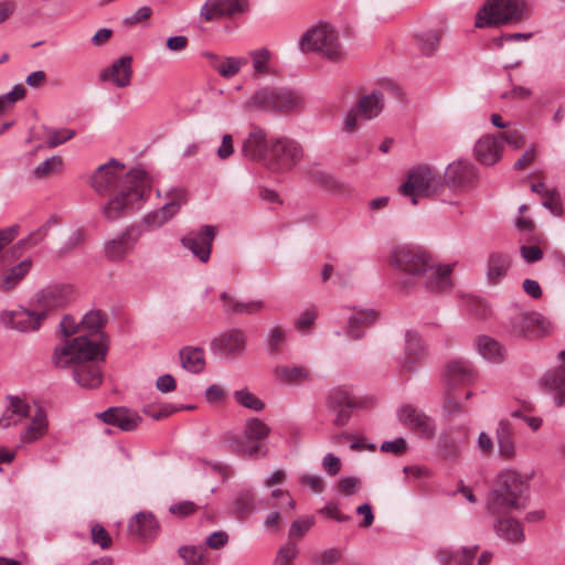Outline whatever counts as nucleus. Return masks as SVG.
<instances>
[{"label": "nucleus", "mask_w": 565, "mask_h": 565, "mask_svg": "<svg viewBox=\"0 0 565 565\" xmlns=\"http://www.w3.org/2000/svg\"><path fill=\"white\" fill-rule=\"evenodd\" d=\"M90 185L98 193L117 189L104 207L106 218L117 220L138 206L150 190V180L142 170L126 172L124 164L110 160L95 170Z\"/></svg>", "instance_id": "nucleus-1"}, {"label": "nucleus", "mask_w": 565, "mask_h": 565, "mask_svg": "<svg viewBox=\"0 0 565 565\" xmlns=\"http://www.w3.org/2000/svg\"><path fill=\"white\" fill-rule=\"evenodd\" d=\"M107 347L102 341L78 335L65 340L54 349L52 362L57 369L73 371L75 382L85 388H96L103 382V373L97 362H103Z\"/></svg>", "instance_id": "nucleus-2"}, {"label": "nucleus", "mask_w": 565, "mask_h": 565, "mask_svg": "<svg viewBox=\"0 0 565 565\" xmlns=\"http://www.w3.org/2000/svg\"><path fill=\"white\" fill-rule=\"evenodd\" d=\"M390 264L409 275L424 279L431 291L451 287V265H440L434 256L420 246L399 245L392 249Z\"/></svg>", "instance_id": "nucleus-3"}, {"label": "nucleus", "mask_w": 565, "mask_h": 565, "mask_svg": "<svg viewBox=\"0 0 565 565\" xmlns=\"http://www.w3.org/2000/svg\"><path fill=\"white\" fill-rule=\"evenodd\" d=\"M527 480L518 471L508 469L498 475L489 492L487 508L491 513H503L525 507Z\"/></svg>", "instance_id": "nucleus-4"}, {"label": "nucleus", "mask_w": 565, "mask_h": 565, "mask_svg": "<svg viewBox=\"0 0 565 565\" xmlns=\"http://www.w3.org/2000/svg\"><path fill=\"white\" fill-rule=\"evenodd\" d=\"M300 49L305 53H319L331 61H340L344 55L337 30L326 22H319L302 34Z\"/></svg>", "instance_id": "nucleus-5"}, {"label": "nucleus", "mask_w": 565, "mask_h": 565, "mask_svg": "<svg viewBox=\"0 0 565 565\" xmlns=\"http://www.w3.org/2000/svg\"><path fill=\"white\" fill-rule=\"evenodd\" d=\"M523 0H488L477 13L476 26L516 23L524 18Z\"/></svg>", "instance_id": "nucleus-6"}, {"label": "nucleus", "mask_w": 565, "mask_h": 565, "mask_svg": "<svg viewBox=\"0 0 565 565\" xmlns=\"http://www.w3.org/2000/svg\"><path fill=\"white\" fill-rule=\"evenodd\" d=\"M303 158V148L290 138H278L270 141L269 158L266 167L274 172H287Z\"/></svg>", "instance_id": "nucleus-7"}, {"label": "nucleus", "mask_w": 565, "mask_h": 565, "mask_svg": "<svg viewBox=\"0 0 565 565\" xmlns=\"http://www.w3.org/2000/svg\"><path fill=\"white\" fill-rule=\"evenodd\" d=\"M437 185V174L428 166H419L411 170L406 181L401 184L399 193L412 198V203L416 204V198L433 193Z\"/></svg>", "instance_id": "nucleus-8"}, {"label": "nucleus", "mask_w": 565, "mask_h": 565, "mask_svg": "<svg viewBox=\"0 0 565 565\" xmlns=\"http://www.w3.org/2000/svg\"><path fill=\"white\" fill-rule=\"evenodd\" d=\"M217 233L213 225H204L199 231H191L182 238V245L201 262L210 259L212 243Z\"/></svg>", "instance_id": "nucleus-9"}, {"label": "nucleus", "mask_w": 565, "mask_h": 565, "mask_svg": "<svg viewBox=\"0 0 565 565\" xmlns=\"http://www.w3.org/2000/svg\"><path fill=\"white\" fill-rule=\"evenodd\" d=\"M270 142L264 129L252 126L246 138L242 142V154L253 161L267 164L269 158Z\"/></svg>", "instance_id": "nucleus-10"}, {"label": "nucleus", "mask_w": 565, "mask_h": 565, "mask_svg": "<svg viewBox=\"0 0 565 565\" xmlns=\"http://www.w3.org/2000/svg\"><path fill=\"white\" fill-rule=\"evenodd\" d=\"M402 424L423 438H431L436 427L434 420L420 409L412 405H403L397 413Z\"/></svg>", "instance_id": "nucleus-11"}, {"label": "nucleus", "mask_w": 565, "mask_h": 565, "mask_svg": "<svg viewBox=\"0 0 565 565\" xmlns=\"http://www.w3.org/2000/svg\"><path fill=\"white\" fill-rule=\"evenodd\" d=\"M46 317V311H31L23 308H19L11 311H4L1 316V320L6 327L20 332L36 331L42 321Z\"/></svg>", "instance_id": "nucleus-12"}, {"label": "nucleus", "mask_w": 565, "mask_h": 565, "mask_svg": "<svg viewBox=\"0 0 565 565\" xmlns=\"http://www.w3.org/2000/svg\"><path fill=\"white\" fill-rule=\"evenodd\" d=\"M270 427L260 418L250 417L246 419L244 426V436L247 440L254 443L253 445H246L242 443L237 446V451L248 456L255 457L262 450L259 441L265 440L270 434Z\"/></svg>", "instance_id": "nucleus-13"}, {"label": "nucleus", "mask_w": 565, "mask_h": 565, "mask_svg": "<svg viewBox=\"0 0 565 565\" xmlns=\"http://www.w3.org/2000/svg\"><path fill=\"white\" fill-rule=\"evenodd\" d=\"M140 236V233L134 228L126 230L119 236L107 241L104 245V253L110 262H122L130 255Z\"/></svg>", "instance_id": "nucleus-14"}, {"label": "nucleus", "mask_w": 565, "mask_h": 565, "mask_svg": "<svg viewBox=\"0 0 565 565\" xmlns=\"http://www.w3.org/2000/svg\"><path fill=\"white\" fill-rule=\"evenodd\" d=\"M186 202V193L182 189H173L169 192V199L160 210L149 213L145 223L151 227H158L171 220Z\"/></svg>", "instance_id": "nucleus-15"}, {"label": "nucleus", "mask_w": 565, "mask_h": 565, "mask_svg": "<svg viewBox=\"0 0 565 565\" xmlns=\"http://www.w3.org/2000/svg\"><path fill=\"white\" fill-rule=\"evenodd\" d=\"M246 335L241 329H231L214 338L211 349L220 354L234 355L245 350Z\"/></svg>", "instance_id": "nucleus-16"}, {"label": "nucleus", "mask_w": 565, "mask_h": 565, "mask_svg": "<svg viewBox=\"0 0 565 565\" xmlns=\"http://www.w3.org/2000/svg\"><path fill=\"white\" fill-rule=\"evenodd\" d=\"M502 152L503 142L495 136H482L475 145V157L484 166L495 164L501 159Z\"/></svg>", "instance_id": "nucleus-17"}, {"label": "nucleus", "mask_w": 565, "mask_h": 565, "mask_svg": "<svg viewBox=\"0 0 565 565\" xmlns=\"http://www.w3.org/2000/svg\"><path fill=\"white\" fill-rule=\"evenodd\" d=\"M132 77V58L131 56H122L115 61L109 67L99 74L102 82H111L119 88L130 85Z\"/></svg>", "instance_id": "nucleus-18"}, {"label": "nucleus", "mask_w": 565, "mask_h": 565, "mask_svg": "<svg viewBox=\"0 0 565 565\" xmlns=\"http://www.w3.org/2000/svg\"><path fill=\"white\" fill-rule=\"evenodd\" d=\"M97 416L105 424L117 426L124 431H131L141 423V417L136 412L125 407H109Z\"/></svg>", "instance_id": "nucleus-19"}, {"label": "nucleus", "mask_w": 565, "mask_h": 565, "mask_svg": "<svg viewBox=\"0 0 565 565\" xmlns=\"http://www.w3.org/2000/svg\"><path fill=\"white\" fill-rule=\"evenodd\" d=\"M128 531L143 540L153 539L158 534L159 523L152 513L142 511L130 520Z\"/></svg>", "instance_id": "nucleus-20"}, {"label": "nucleus", "mask_w": 565, "mask_h": 565, "mask_svg": "<svg viewBox=\"0 0 565 565\" xmlns=\"http://www.w3.org/2000/svg\"><path fill=\"white\" fill-rule=\"evenodd\" d=\"M475 175L473 164L463 160L451 162L445 172L446 182L452 186H465L473 180Z\"/></svg>", "instance_id": "nucleus-21"}, {"label": "nucleus", "mask_w": 565, "mask_h": 565, "mask_svg": "<svg viewBox=\"0 0 565 565\" xmlns=\"http://www.w3.org/2000/svg\"><path fill=\"white\" fill-rule=\"evenodd\" d=\"M274 377L285 385H300L310 381V370L303 365H278L274 370Z\"/></svg>", "instance_id": "nucleus-22"}, {"label": "nucleus", "mask_w": 565, "mask_h": 565, "mask_svg": "<svg viewBox=\"0 0 565 565\" xmlns=\"http://www.w3.org/2000/svg\"><path fill=\"white\" fill-rule=\"evenodd\" d=\"M220 299L222 301L224 312L228 315H254L260 312L265 307V303L262 300L241 301L226 291L220 295Z\"/></svg>", "instance_id": "nucleus-23"}, {"label": "nucleus", "mask_w": 565, "mask_h": 565, "mask_svg": "<svg viewBox=\"0 0 565 565\" xmlns=\"http://www.w3.org/2000/svg\"><path fill=\"white\" fill-rule=\"evenodd\" d=\"M542 386L554 392V402L556 406L562 407L565 405V373L558 369L546 372L541 379Z\"/></svg>", "instance_id": "nucleus-24"}, {"label": "nucleus", "mask_w": 565, "mask_h": 565, "mask_svg": "<svg viewBox=\"0 0 565 565\" xmlns=\"http://www.w3.org/2000/svg\"><path fill=\"white\" fill-rule=\"evenodd\" d=\"M377 318V313L373 309L356 310L349 320L348 334L352 339H360L363 330L369 328Z\"/></svg>", "instance_id": "nucleus-25"}, {"label": "nucleus", "mask_w": 565, "mask_h": 565, "mask_svg": "<svg viewBox=\"0 0 565 565\" xmlns=\"http://www.w3.org/2000/svg\"><path fill=\"white\" fill-rule=\"evenodd\" d=\"M277 96V88H262L252 95L246 107L250 110L275 111Z\"/></svg>", "instance_id": "nucleus-26"}, {"label": "nucleus", "mask_w": 565, "mask_h": 565, "mask_svg": "<svg viewBox=\"0 0 565 565\" xmlns=\"http://www.w3.org/2000/svg\"><path fill=\"white\" fill-rule=\"evenodd\" d=\"M29 415L28 404L18 397H11L8 407L0 417V427L15 425Z\"/></svg>", "instance_id": "nucleus-27"}, {"label": "nucleus", "mask_w": 565, "mask_h": 565, "mask_svg": "<svg viewBox=\"0 0 565 565\" xmlns=\"http://www.w3.org/2000/svg\"><path fill=\"white\" fill-rule=\"evenodd\" d=\"M179 356L182 367L191 373H201L205 367L202 348L185 347L180 350Z\"/></svg>", "instance_id": "nucleus-28"}, {"label": "nucleus", "mask_w": 565, "mask_h": 565, "mask_svg": "<svg viewBox=\"0 0 565 565\" xmlns=\"http://www.w3.org/2000/svg\"><path fill=\"white\" fill-rule=\"evenodd\" d=\"M384 107V97L380 92H372L362 96L358 103L360 117L363 119H372L377 117Z\"/></svg>", "instance_id": "nucleus-29"}, {"label": "nucleus", "mask_w": 565, "mask_h": 565, "mask_svg": "<svg viewBox=\"0 0 565 565\" xmlns=\"http://www.w3.org/2000/svg\"><path fill=\"white\" fill-rule=\"evenodd\" d=\"M473 377V370L467 361L456 360L447 364L446 379L449 385L470 382Z\"/></svg>", "instance_id": "nucleus-30"}, {"label": "nucleus", "mask_w": 565, "mask_h": 565, "mask_svg": "<svg viewBox=\"0 0 565 565\" xmlns=\"http://www.w3.org/2000/svg\"><path fill=\"white\" fill-rule=\"evenodd\" d=\"M497 441L499 446V454L503 459L510 460L515 457V443L512 438V430L508 422L501 420L499 423L497 429Z\"/></svg>", "instance_id": "nucleus-31"}, {"label": "nucleus", "mask_w": 565, "mask_h": 565, "mask_svg": "<svg viewBox=\"0 0 565 565\" xmlns=\"http://www.w3.org/2000/svg\"><path fill=\"white\" fill-rule=\"evenodd\" d=\"M31 266L32 262L30 259H24L9 270L4 271L0 277V290L9 291L13 289L29 273Z\"/></svg>", "instance_id": "nucleus-32"}, {"label": "nucleus", "mask_w": 565, "mask_h": 565, "mask_svg": "<svg viewBox=\"0 0 565 565\" xmlns=\"http://www.w3.org/2000/svg\"><path fill=\"white\" fill-rule=\"evenodd\" d=\"M510 258L501 253H492L488 259L487 277L491 284H498L510 268Z\"/></svg>", "instance_id": "nucleus-33"}, {"label": "nucleus", "mask_w": 565, "mask_h": 565, "mask_svg": "<svg viewBox=\"0 0 565 565\" xmlns=\"http://www.w3.org/2000/svg\"><path fill=\"white\" fill-rule=\"evenodd\" d=\"M72 299V291L67 287H52L41 295L43 306L49 309H57L64 307Z\"/></svg>", "instance_id": "nucleus-34"}, {"label": "nucleus", "mask_w": 565, "mask_h": 565, "mask_svg": "<svg viewBox=\"0 0 565 565\" xmlns=\"http://www.w3.org/2000/svg\"><path fill=\"white\" fill-rule=\"evenodd\" d=\"M47 429V423L45 414L41 409H36L32 416L30 424L25 430L21 434V439L24 443H33L43 437Z\"/></svg>", "instance_id": "nucleus-35"}, {"label": "nucleus", "mask_w": 565, "mask_h": 565, "mask_svg": "<svg viewBox=\"0 0 565 565\" xmlns=\"http://www.w3.org/2000/svg\"><path fill=\"white\" fill-rule=\"evenodd\" d=\"M495 531L499 536L507 541L519 543L524 539L522 525L512 518H503L495 524Z\"/></svg>", "instance_id": "nucleus-36"}, {"label": "nucleus", "mask_w": 565, "mask_h": 565, "mask_svg": "<svg viewBox=\"0 0 565 565\" xmlns=\"http://www.w3.org/2000/svg\"><path fill=\"white\" fill-rule=\"evenodd\" d=\"M443 33L437 29H429L416 35V44L425 55L434 54L440 43Z\"/></svg>", "instance_id": "nucleus-37"}, {"label": "nucleus", "mask_w": 565, "mask_h": 565, "mask_svg": "<svg viewBox=\"0 0 565 565\" xmlns=\"http://www.w3.org/2000/svg\"><path fill=\"white\" fill-rule=\"evenodd\" d=\"M479 353L491 362H500L503 359L501 345L490 337L481 335L477 340Z\"/></svg>", "instance_id": "nucleus-38"}, {"label": "nucleus", "mask_w": 565, "mask_h": 565, "mask_svg": "<svg viewBox=\"0 0 565 565\" xmlns=\"http://www.w3.org/2000/svg\"><path fill=\"white\" fill-rule=\"evenodd\" d=\"M253 70L257 75L271 73V53L268 49L262 47L249 52Z\"/></svg>", "instance_id": "nucleus-39"}, {"label": "nucleus", "mask_w": 565, "mask_h": 565, "mask_svg": "<svg viewBox=\"0 0 565 565\" xmlns=\"http://www.w3.org/2000/svg\"><path fill=\"white\" fill-rule=\"evenodd\" d=\"M62 167L63 159L60 156H52L51 158L36 166L32 171V175L34 179L43 180L60 172Z\"/></svg>", "instance_id": "nucleus-40"}, {"label": "nucleus", "mask_w": 565, "mask_h": 565, "mask_svg": "<svg viewBox=\"0 0 565 565\" xmlns=\"http://www.w3.org/2000/svg\"><path fill=\"white\" fill-rule=\"evenodd\" d=\"M540 323H543V317L532 312L518 316L514 327L516 332L521 334L535 337V326Z\"/></svg>", "instance_id": "nucleus-41"}, {"label": "nucleus", "mask_w": 565, "mask_h": 565, "mask_svg": "<svg viewBox=\"0 0 565 565\" xmlns=\"http://www.w3.org/2000/svg\"><path fill=\"white\" fill-rule=\"evenodd\" d=\"M301 102L302 99L297 93L280 88L278 89L275 111H290L298 108Z\"/></svg>", "instance_id": "nucleus-42"}, {"label": "nucleus", "mask_w": 565, "mask_h": 565, "mask_svg": "<svg viewBox=\"0 0 565 565\" xmlns=\"http://www.w3.org/2000/svg\"><path fill=\"white\" fill-rule=\"evenodd\" d=\"M105 322V313L100 310H92L81 320L82 331H88L90 334H96L102 330Z\"/></svg>", "instance_id": "nucleus-43"}, {"label": "nucleus", "mask_w": 565, "mask_h": 565, "mask_svg": "<svg viewBox=\"0 0 565 565\" xmlns=\"http://www.w3.org/2000/svg\"><path fill=\"white\" fill-rule=\"evenodd\" d=\"M224 4L225 0H206L200 9L201 18L206 22H211L226 17Z\"/></svg>", "instance_id": "nucleus-44"}, {"label": "nucleus", "mask_w": 565, "mask_h": 565, "mask_svg": "<svg viewBox=\"0 0 565 565\" xmlns=\"http://www.w3.org/2000/svg\"><path fill=\"white\" fill-rule=\"evenodd\" d=\"M329 405L334 407H358V402L351 393L342 387L333 388L329 395Z\"/></svg>", "instance_id": "nucleus-45"}, {"label": "nucleus", "mask_w": 565, "mask_h": 565, "mask_svg": "<svg viewBox=\"0 0 565 565\" xmlns=\"http://www.w3.org/2000/svg\"><path fill=\"white\" fill-rule=\"evenodd\" d=\"M247 64L246 58L226 57L220 61L215 68L223 77H233L236 75L243 65Z\"/></svg>", "instance_id": "nucleus-46"}, {"label": "nucleus", "mask_w": 565, "mask_h": 565, "mask_svg": "<svg viewBox=\"0 0 565 565\" xmlns=\"http://www.w3.org/2000/svg\"><path fill=\"white\" fill-rule=\"evenodd\" d=\"M234 398L239 405L255 412H260L265 407L264 402L248 390L236 391L234 393Z\"/></svg>", "instance_id": "nucleus-47"}, {"label": "nucleus", "mask_w": 565, "mask_h": 565, "mask_svg": "<svg viewBox=\"0 0 565 565\" xmlns=\"http://www.w3.org/2000/svg\"><path fill=\"white\" fill-rule=\"evenodd\" d=\"M75 130L68 128H61L57 130L46 131V146L49 148H55L75 136Z\"/></svg>", "instance_id": "nucleus-48"}, {"label": "nucleus", "mask_w": 565, "mask_h": 565, "mask_svg": "<svg viewBox=\"0 0 565 565\" xmlns=\"http://www.w3.org/2000/svg\"><path fill=\"white\" fill-rule=\"evenodd\" d=\"M92 542L95 545H98L102 550H108L113 545V540L107 530L95 523L90 527Z\"/></svg>", "instance_id": "nucleus-49"}, {"label": "nucleus", "mask_w": 565, "mask_h": 565, "mask_svg": "<svg viewBox=\"0 0 565 565\" xmlns=\"http://www.w3.org/2000/svg\"><path fill=\"white\" fill-rule=\"evenodd\" d=\"M235 509L238 513H249L255 508V494L250 490H242L234 502Z\"/></svg>", "instance_id": "nucleus-50"}, {"label": "nucleus", "mask_w": 565, "mask_h": 565, "mask_svg": "<svg viewBox=\"0 0 565 565\" xmlns=\"http://www.w3.org/2000/svg\"><path fill=\"white\" fill-rule=\"evenodd\" d=\"M297 554V544L290 541L279 548L274 565H291Z\"/></svg>", "instance_id": "nucleus-51"}, {"label": "nucleus", "mask_w": 565, "mask_h": 565, "mask_svg": "<svg viewBox=\"0 0 565 565\" xmlns=\"http://www.w3.org/2000/svg\"><path fill=\"white\" fill-rule=\"evenodd\" d=\"M250 10L249 0H225L224 11L226 17L245 14Z\"/></svg>", "instance_id": "nucleus-52"}, {"label": "nucleus", "mask_w": 565, "mask_h": 565, "mask_svg": "<svg viewBox=\"0 0 565 565\" xmlns=\"http://www.w3.org/2000/svg\"><path fill=\"white\" fill-rule=\"evenodd\" d=\"M478 550V545L462 547L455 553L454 561L458 565H472Z\"/></svg>", "instance_id": "nucleus-53"}, {"label": "nucleus", "mask_w": 565, "mask_h": 565, "mask_svg": "<svg viewBox=\"0 0 565 565\" xmlns=\"http://www.w3.org/2000/svg\"><path fill=\"white\" fill-rule=\"evenodd\" d=\"M315 519L313 518H303L296 520L292 522L290 530H289V537H302L309 529L313 525Z\"/></svg>", "instance_id": "nucleus-54"}, {"label": "nucleus", "mask_w": 565, "mask_h": 565, "mask_svg": "<svg viewBox=\"0 0 565 565\" xmlns=\"http://www.w3.org/2000/svg\"><path fill=\"white\" fill-rule=\"evenodd\" d=\"M285 342V332L281 328L275 327L270 330L268 337L269 351L277 354Z\"/></svg>", "instance_id": "nucleus-55"}, {"label": "nucleus", "mask_w": 565, "mask_h": 565, "mask_svg": "<svg viewBox=\"0 0 565 565\" xmlns=\"http://www.w3.org/2000/svg\"><path fill=\"white\" fill-rule=\"evenodd\" d=\"M198 510V507L192 501H182L171 504L169 511L171 514L177 516H188L193 514Z\"/></svg>", "instance_id": "nucleus-56"}, {"label": "nucleus", "mask_w": 565, "mask_h": 565, "mask_svg": "<svg viewBox=\"0 0 565 565\" xmlns=\"http://www.w3.org/2000/svg\"><path fill=\"white\" fill-rule=\"evenodd\" d=\"M381 450L394 455H402L407 450V444L404 438L399 437L394 440L384 441L381 445Z\"/></svg>", "instance_id": "nucleus-57"}, {"label": "nucleus", "mask_w": 565, "mask_h": 565, "mask_svg": "<svg viewBox=\"0 0 565 565\" xmlns=\"http://www.w3.org/2000/svg\"><path fill=\"white\" fill-rule=\"evenodd\" d=\"M179 555L185 561V565H203L201 554L193 546H182L179 548Z\"/></svg>", "instance_id": "nucleus-58"}, {"label": "nucleus", "mask_w": 565, "mask_h": 565, "mask_svg": "<svg viewBox=\"0 0 565 565\" xmlns=\"http://www.w3.org/2000/svg\"><path fill=\"white\" fill-rule=\"evenodd\" d=\"M360 488V480L354 477L342 478L338 483L339 491L344 495H351Z\"/></svg>", "instance_id": "nucleus-59"}, {"label": "nucleus", "mask_w": 565, "mask_h": 565, "mask_svg": "<svg viewBox=\"0 0 565 565\" xmlns=\"http://www.w3.org/2000/svg\"><path fill=\"white\" fill-rule=\"evenodd\" d=\"M18 8L15 0L0 1V24L6 23L15 13Z\"/></svg>", "instance_id": "nucleus-60"}, {"label": "nucleus", "mask_w": 565, "mask_h": 565, "mask_svg": "<svg viewBox=\"0 0 565 565\" xmlns=\"http://www.w3.org/2000/svg\"><path fill=\"white\" fill-rule=\"evenodd\" d=\"M228 542V535L224 531H217L213 532L207 539H206V545L210 548L218 550L225 546Z\"/></svg>", "instance_id": "nucleus-61"}, {"label": "nucleus", "mask_w": 565, "mask_h": 565, "mask_svg": "<svg viewBox=\"0 0 565 565\" xmlns=\"http://www.w3.org/2000/svg\"><path fill=\"white\" fill-rule=\"evenodd\" d=\"M234 152L233 137L230 134H226L222 138V143L218 147L216 153L217 157L222 160L230 158Z\"/></svg>", "instance_id": "nucleus-62"}, {"label": "nucleus", "mask_w": 565, "mask_h": 565, "mask_svg": "<svg viewBox=\"0 0 565 565\" xmlns=\"http://www.w3.org/2000/svg\"><path fill=\"white\" fill-rule=\"evenodd\" d=\"M62 332L65 337L70 338L73 334L82 332L81 322L76 323L74 318L65 316L61 321Z\"/></svg>", "instance_id": "nucleus-63"}, {"label": "nucleus", "mask_w": 565, "mask_h": 565, "mask_svg": "<svg viewBox=\"0 0 565 565\" xmlns=\"http://www.w3.org/2000/svg\"><path fill=\"white\" fill-rule=\"evenodd\" d=\"M322 466L329 475L335 476L341 469V460L333 454H328L323 458Z\"/></svg>", "instance_id": "nucleus-64"}]
</instances>
